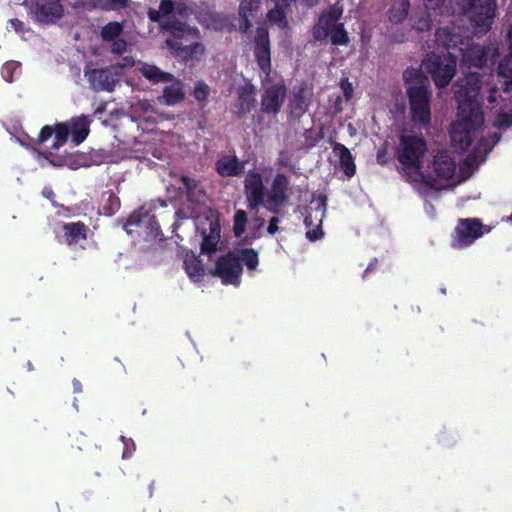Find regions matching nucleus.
Listing matches in <instances>:
<instances>
[{"label":"nucleus","mask_w":512,"mask_h":512,"mask_svg":"<svg viewBox=\"0 0 512 512\" xmlns=\"http://www.w3.org/2000/svg\"><path fill=\"white\" fill-rule=\"evenodd\" d=\"M481 83L480 76L476 72L468 73L458 82V89L455 91L458 101V119L450 129L452 145L457 149H467L483 126L484 116L478 100Z\"/></svg>","instance_id":"nucleus-2"},{"label":"nucleus","mask_w":512,"mask_h":512,"mask_svg":"<svg viewBox=\"0 0 512 512\" xmlns=\"http://www.w3.org/2000/svg\"><path fill=\"white\" fill-rule=\"evenodd\" d=\"M128 456H129L128 451H127V450H126V451H124V453H123V457H124V458H126V457H128Z\"/></svg>","instance_id":"nucleus-52"},{"label":"nucleus","mask_w":512,"mask_h":512,"mask_svg":"<svg viewBox=\"0 0 512 512\" xmlns=\"http://www.w3.org/2000/svg\"><path fill=\"white\" fill-rule=\"evenodd\" d=\"M254 56L261 71L260 78L264 90L261 96V111L276 115L285 102L287 88L283 79L271 71L270 40L266 28L260 27L256 31Z\"/></svg>","instance_id":"nucleus-3"},{"label":"nucleus","mask_w":512,"mask_h":512,"mask_svg":"<svg viewBox=\"0 0 512 512\" xmlns=\"http://www.w3.org/2000/svg\"><path fill=\"white\" fill-rule=\"evenodd\" d=\"M436 43L448 50L447 53L438 55L432 53L423 60L421 67L431 75L438 88L446 87L456 72V57L450 51L458 48L462 54V66L466 68H480L486 61L489 54L498 55L495 47L487 49L472 44L467 38L461 35L460 28H441L436 32Z\"/></svg>","instance_id":"nucleus-1"},{"label":"nucleus","mask_w":512,"mask_h":512,"mask_svg":"<svg viewBox=\"0 0 512 512\" xmlns=\"http://www.w3.org/2000/svg\"><path fill=\"white\" fill-rule=\"evenodd\" d=\"M73 387H74V392H76V393H79L82 390L81 384L78 380H73Z\"/></svg>","instance_id":"nucleus-49"},{"label":"nucleus","mask_w":512,"mask_h":512,"mask_svg":"<svg viewBox=\"0 0 512 512\" xmlns=\"http://www.w3.org/2000/svg\"><path fill=\"white\" fill-rule=\"evenodd\" d=\"M181 182L183 184V187L186 189V193L189 199H192L194 195V190L197 188V184L195 181L187 178V177H181Z\"/></svg>","instance_id":"nucleus-42"},{"label":"nucleus","mask_w":512,"mask_h":512,"mask_svg":"<svg viewBox=\"0 0 512 512\" xmlns=\"http://www.w3.org/2000/svg\"><path fill=\"white\" fill-rule=\"evenodd\" d=\"M264 223V219L258 217L255 218V225L257 229L262 228L264 226Z\"/></svg>","instance_id":"nucleus-50"},{"label":"nucleus","mask_w":512,"mask_h":512,"mask_svg":"<svg viewBox=\"0 0 512 512\" xmlns=\"http://www.w3.org/2000/svg\"><path fill=\"white\" fill-rule=\"evenodd\" d=\"M256 88L251 82H245L238 89V98L235 103L236 113L240 116L252 111L256 102Z\"/></svg>","instance_id":"nucleus-23"},{"label":"nucleus","mask_w":512,"mask_h":512,"mask_svg":"<svg viewBox=\"0 0 512 512\" xmlns=\"http://www.w3.org/2000/svg\"><path fill=\"white\" fill-rule=\"evenodd\" d=\"M494 126L498 128H506L512 125V113L508 111H504L501 107L499 111L496 112V116L494 119Z\"/></svg>","instance_id":"nucleus-39"},{"label":"nucleus","mask_w":512,"mask_h":512,"mask_svg":"<svg viewBox=\"0 0 512 512\" xmlns=\"http://www.w3.org/2000/svg\"><path fill=\"white\" fill-rule=\"evenodd\" d=\"M275 4V8L269 10L267 17L271 23H274L281 29H285L288 25V21L286 19L285 8L289 5L291 1H282V0H273Z\"/></svg>","instance_id":"nucleus-30"},{"label":"nucleus","mask_w":512,"mask_h":512,"mask_svg":"<svg viewBox=\"0 0 512 512\" xmlns=\"http://www.w3.org/2000/svg\"><path fill=\"white\" fill-rule=\"evenodd\" d=\"M216 171L222 177H237L245 169V162L240 161L235 155H224L216 162Z\"/></svg>","instance_id":"nucleus-24"},{"label":"nucleus","mask_w":512,"mask_h":512,"mask_svg":"<svg viewBox=\"0 0 512 512\" xmlns=\"http://www.w3.org/2000/svg\"><path fill=\"white\" fill-rule=\"evenodd\" d=\"M482 224L477 219L460 220L455 228L452 245L455 248H465L483 235Z\"/></svg>","instance_id":"nucleus-16"},{"label":"nucleus","mask_w":512,"mask_h":512,"mask_svg":"<svg viewBox=\"0 0 512 512\" xmlns=\"http://www.w3.org/2000/svg\"><path fill=\"white\" fill-rule=\"evenodd\" d=\"M123 441H124V445L127 446V442L125 441V438L122 437Z\"/></svg>","instance_id":"nucleus-54"},{"label":"nucleus","mask_w":512,"mask_h":512,"mask_svg":"<svg viewBox=\"0 0 512 512\" xmlns=\"http://www.w3.org/2000/svg\"><path fill=\"white\" fill-rule=\"evenodd\" d=\"M290 106L292 111L297 115L302 114L305 110L304 102L302 98L299 96H294V99L291 101Z\"/></svg>","instance_id":"nucleus-44"},{"label":"nucleus","mask_w":512,"mask_h":512,"mask_svg":"<svg viewBox=\"0 0 512 512\" xmlns=\"http://www.w3.org/2000/svg\"><path fill=\"white\" fill-rule=\"evenodd\" d=\"M278 223H279V219L277 217L271 218L268 228H267V230L270 234H274L278 231Z\"/></svg>","instance_id":"nucleus-46"},{"label":"nucleus","mask_w":512,"mask_h":512,"mask_svg":"<svg viewBox=\"0 0 512 512\" xmlns=\"http://www.w3.org/2000/svg\"><path fill=\"white\" fill-rule=\"evenodd\" d=\"M444 0H424V8L420 9L415 15L412 17L413 27L418 31H425L430 28L432 13L429 11H433V13L442 14L441 5Z\"/></svg>","instance_id":"nucleus-21"},{"label":"nucleus","mask_w":512,"mask_h":512,"mask_svg":"<svg viewBox=\"0 0 512 512\" xmlns=\"http://www.w3.org/2000/svg\"><path fill=\"white\" fill-rule=\"evenodd\" d=\"M326 214V200L324 197H317L310 202L304 219L307 228L306 236L314 241L322 237L321 225Z\"/></svg>","instance_id":"nucleus-12"},{"label":"nucleus","mask_w":512,"mask_h":512,"mask_svg":"<svg viewBox=\"0 0 512 512\" xmlns=\"http://www.w3.org/2000/svg\"><path fill=\"white\" fill-rule=\"evenodd\" d=\"M64 242L71 245L86 238V229L82 223H68L63 226Z\"/></svg>","instance_id":"nucleus-31"},{"label":"nucleus","mask_w":512,"mask_h":512,"mask_svg":"<svg viewBox=\"0 0 512 512\" xmlns=\"http://www.w3.org/2000/svg\"><path fill=\"white\" fill-rule=\"evenodd\" d=\"M265 169L256 168L248 171L244 180V192L251 210L257 211L265 201Z\"/></svg>","instance_id":"nucleus-11"},{"label":"nucleus","mask_w":512,"mask_h":512,"mask_svg":"<svg viewBox=\"0 0 512 512\" xmlns=\"http://www.w3.org/2000/svg\"><path fill=\"white\" fill-rule=\"evenodd\" d=\"M247 224V214L244 210L236 211L234 215L233 230L237 237L241 236L245 232Z\"/></svg>","instance_id":"nucleus-38"},{"label":"nucleus","mask_w":512,"mask_h":512,"mask_svg":"<svg viewBox=\"0 0 512 512\" xmlns=\"http://www.w3.org/2000/svg\"><path fill=\"white\" fill-rule=\"evenodd\" d=\"M187 10L183 0H161L159 10L150 9L148 16L152 21H160L161 17L167 16L173 12H177L180 15L185 13Z\"/></svg>","instance_id":"nucleus-25"},{"label":"nucleus","mask_w":512,"mask_h":512,"mask_svg":"<svg viewBox=\"0 0 512 512\" xmlns=\"http://www.w3.org/2000/svg\"><path fill=\"white\" fill-rule=\"evenodd\" d=\"M139 70L145 78L155 83L168 81L171 78L170 74L162 72L154 65L144 63L140 65Z\"/></svg>","instance_id":"nucleus-35"},{"label":"nucleus","mask_w":512,"mask_h":512,"mask_svg":"<svg viewBox=\"0 0 512 512\" xmlns=\"http://www.w3.org/2000/svg\"><path fill=\"white\" fill-rule=\"evenodd\" d=\"M183 98L184 92L180 82H175L172 85L165 87L161 97L163 103L166 105H175L182 101Z\"/></svg>","instance_id":"nucleus-32"},{"label":"nucleus","mask_w":512,"mask_h":512,"mask_svg":"<svg viewBox=\"0 0 512 512\" xmlns=\"http://www.w3.org/2000/svg\"><path fill=\"white\" fill-rule=\"evenodd\" d=\"M209 94V87L204 83H198L194 90V96L197 100H204Z\"/></svg>","instance_id":"nucleus-43"},{"label":"nucleus","mask_w":512,"mask_h":512,"mask_svg":"<svg viewBox=\"0 0 512 512\" xmlns=\"http://www.w3.org/2000/svg\"><path fill=\"white\" fill-rule=\"evenodd\" d=\"M122 35L123 25L117 21L107 23L100 31L102 41L109 45L113 54H123L127 50L128 43Z\"/></svg>","instance_id":"nucleus-19"},{"label":"nucleus","mask_w":512,"mask_h":512,"mask_svg":"<svg viewBox=\"0 0 512 512\" xmlns=\"http://www.w3.org/2000/svg\"><path fill=\"white\" fill-rule=\"evenodd\" d=\"M291 187L286 175L278 173L266 193L264 206L270 211L275 212L277 208L289 200Z\"/></svg>","instance_id":"nucleus-15"},{"label":"nucleus","mask_w":512,"mask_h":512,"mask_svg":"<svg viewBox=\"0 0 512 512\" xmlns=\"http://www.w3.org/2000/svg\"><path fill=\"white\" fill-rule=\"evenodd\" d=\"M161 27L175 37L167 39V47L185 62L200 61L205 54V47L199 42L191 45H183L179 39H194L198 37V30L180 21L166 20L161 22Z\"/></svg>","instance_id":"nucleus-7"},{"label":"nucleus","mask_w":512,"mask_h":512,"mask_svg":"<svg viewBox=\"0 0 512 512\" xmlns=\"http://www.w3.org/2000/svg\"><path fill=\"white\" fill-rule=\"evenodd\" d=\"M238 263L242 262L246 267L253 271L257 268L259 260L258 254L253 249H242L233 253Z\"/></svg>","instance_id":"nucleus-36"},{"label":"nucleus","mask_w":512,"mask_h":512,"mask_svg":"<svg viewBox=\"0 0 512 512\" xmlns=\"http://www.w3.org/2000/svg\"><path fill=\"white\" fill-rule=\"evenodd\" d=\"M342 14L343 7L339 3H335L324 10L313 28L314 38L317 40L328 39L331 31L340 24L337 21L341 18Z\"/></svg>","instance_id":"nucleus-17"},{"label":"nucleus","mask_w":512,"mask_h":512,"mask_svg":"<svg viewBox=\"0 0 512 512\" xmlns=\"http://www.w3.org/2000/svg\"><path fill=\"white\" fill-rule=\"evenodd\" d=\"M91 122L92 120L88 116L80 115L71 118L67 122L57 124L55 128L45 126L39 134V142L43 143L47 141L48 138L55 133L52 149L57 150L63 146L67 142L69 135L71 136L72 142L75 145H79L89 135Z\"/></svg>","instance_id":"nucleus-8"},{"label":"nucleus","mask_w":512,"mask_h":512,"mask_svg":"<svg viewBox=\"0 0 512 512\" xmlns=\"http://www.w3.org/2000/svg\"><path fill=\"white\" fill-rule=\"evenodd\" d=\"M63 14L60 0H37L34 11L35 18L41 23H50L59 19Z\"/></svg>","instance_id":"nucleus-20"},{"label":"nucleus","mask_w":512,"mask_h":512,"mask_svg":"<svg viewBox=\"0 0 512 512\" xmlns=\"http://www.w3.org/2000/svg\"><path fill=\"white\" fill-rule=\"evenodd\" d=\"M509 49L512 53V25L508 33ZM498 77L504 92L512 91V55L506 57L499 65Z\"/></svg>","instance_id":"nucleus-27"},{"label":"nucleus","mask_w":512,"mask_h":512,"mask_svg":"<svg viewBox=\"0 0 512 512\" xmlns=\"http://www.w3.org/2000/svg\"><path fill=\"white\" fill-rule=\"evenodd\" d=\"M329 37L333 45H346L349 42V37L343 24H339L335 29H333Z\"/></svg>","instance_id":"nucleus-37"},{"label":"nucleus","mask_w":512,"mask_h":512,"mask_svg":"<svg viewBox=\"0 0 512 512\" xmlns=\"http://www.w3.org/2000/svg\"><path fill=\"white\" fill-rule=\"evenodd\" d=\"M340 88L346 100H350L353 97V85L347 77L340 80Z\"/></svg>","instance_id":"nucleus-41"},{"label":"nucleus","mask_w":512,"mask_h":512,"mask_svg":"<svg viewBox=\"0 0 512 512\" xmlns=\"http://www.w3.org/2000/svg\"><path fill=\"white\" fill-rule=\"evenodd\" d=\"M43 194L47 198H51L53 196V191L51 189L45 188Z\"/></svg>","instance_id":"nucleus-51"},{"label":"nucleus","mask_w":512,"mask_h":512,"mask_svg":"<svg viewBox=\"0 0 512 512\" xmlns=\"http://www.w3.org/2000/svg\"><path fill=\"white\" fill-rule=\"evenodd\" d=\"M464 180L456 161L448 152L440 151L433 157L431 166L423 168L421 178L416 180L414 186L423 192L426 189L442 190L454 187Z\"/></svg>","instance_id":"nucleus-5"},{"label":"nucleus","mask_w":512,"mask_h":512,"mask_svg":"<svg viewBox=\"0 0 512 512\" xmlns=\"http://www.w3.org/2000/svg\"><path fill=\"white\" fill-rule=\"evenodd\" d=\"M458 5L478 33L484 34L491 28L496 15L495 0H458Z\"/></svg>","instance_id":"nucleus-9"},{"label":"nucleus","mask_w":512,"mask_h":512,"mask_svg":"<svg viewBox=\"0 0 512 512\" xmlns=\"http://www.w3.org/2000/svg\"><path fill=\"white\" fill-rule=\"evenodd\" d=\"M403 78L409 98L411 120L420 128H428L431 122L430 82L422 71L416 68L406 69Z\"/></svg>","instance_id":"nucleus-4"},{"label":"nucleus","mask_w":512,"mask_h":512,"mask_svg":"<svg viewBox=\"0 0 512 512\" xmlns=\"http://www.w3.org/2000/svg\"><path fill=\"white\" fill-rule=\"evenodd\" d=\"M114 69H94L86 75L92 87L95 90L111 92L118 80V75L113 72Z\"/></svg>","instance_id":"nucleus-22"},{"label":"nucleus","mask_w":512,"mask_h":512,"mask_svg":"<svg viewBox=\"0 0 512 512\" xmlns=\"http://www.w3.org/2000/svg\"><path fill=\"white\" fill-rule=\"evenodd\" d=\"M262 6V0H242L239 7V15L242 23L240 24V31L246 33L250 27V18L254 17V14L260 10Z\"/></svg>","instance_id":"nucleus-28"},{"label":"nucleus","mask_w":512,"mask_h":512,"mask_svg":"<svg viewBox=\"0 0 512 512\" xmlns=\"http://www.w3.org/2000/svg\"><path fill=\"white\" fill-rule=\"evenodd\" d=\"M18 69H19V66L17 63L8 62V63L4 64L2 67V70H1L2 77L4 78L5 81L12 82L13 77L16 74V72L18 71Z\"/></svg>","instance_id":"nucleus-40"},{"label":"nucleus","mask_w":512,"mask_h":512,"mask_svg":"<svg viewBox=\"0 0 512 512\" xmlns=\"http://www.w3.org/2000/svg\"><path fill=\"white\" fill-rule=\"evenodd\" d=\"M127 442H131V445L134 447V442L132 440H127Z\"/></svg>","instance_id":"nucleus-53"},{"label":"nucleus","mask_w":512,"mask_h":512,"mask_svg":"<svg viewBox=\"0 0 512 512\" xmlns=\"http://www.w3.org/2000/svg\"><path fill=\"white\" fill-rule=\"evenodd\" d=\"M10 25L18 34L22 36L25 34V32H29V30L25 28L24 24L18 19H11Z\"/></svg>","instance_id":"nucleus-45"},{"label":"nucleus","mask_w":512,"mask_h":512,"mask_svg":"<svg viewBox=\"0 0 512 512\" xmlns=\"http://www.w3.org/2000/svg\"><path fill=\"white\" fill-rule=\"evenodd\" d=\"M135 63L133 57H124L119 64L120 67H130L133 66Z\"/></svg>","instance_id":"nucleus-48"},{"label":"nucleus","mask_w":512,"mask_h":512,"mask_svg":"<svg viewBox=\"0 0 512 512\" xmlns=\"http://www.w3.org/2000/svg\"><path fill=\"white\" fill-rule=\"evenodd\" d=\"M489 91H490V94H489V96H488V100H489V102H490V103H495V102H497V99H498V96H499V95H498V91H497L495 88H493V87H491V88L489 89Z\"/></svg>","instance_id":"nucleus-47"},{"label":"nucleus","mask_w":512,"mask_h":512,"mask_svg":"<svg viewBox=\"0 0 512 512\" xmlns=\"http://www.w3.org/2000/svg\"><path fill=\"white\" fill-rule=\"evenodd\" d=\"M129 116L133 122L143 131L150 130V127L163 119V115L147 100H137L130 105Z\"/></svg>","instance_id":"nucleus-14"},{"label":"nucleus","mask_w":512,"mask_h":512,"mask_svg":"<svg viewBox=\"0 0 512 512\" xmlns=\"http://www.w3.org/2000/svg\"><path fill=\"white\" fill-rule=\"evenodd\" d=\"M333 156L338 159L341 169L347 177H352L356 167L350 151L342 144H336L333 148Z\"/></svg>","instance_id":"nucleus-29"},{"label":"nucleus","mask_w":512,"mask_h":512,"mask_svg":"<svg viewBox=\"0 0 512 512\" xmlns=\"http://www.w3.org/2000/svg\"><path fill=\"white\" fill-rule=\"evenodd\" d=\"M409 3L408 0H395L391 4L388 18L392 23H401L408 12Z\"/></svg>","instance_id":"nucleus-34"},{"label":"nucleus","mask_w":512,"mask_h":512,"mask_svg":"<svg viewBox=\"0 0 512 512\" xmlns=\"http://www.w3.org/2000/svg\"><path fill=\"white\" fill-rule=\"evenodd\" d=\"M128 4L129 0H89L88 2L78 1L74 3L73 7L76 9L83 8L89 11L92 9L116 11L126 7Z\"/></svg>","instance_id":"nucleus-26"},{"label":"nucleus","mask_w":512,"mask_h":512,"mask_svg":"<svg viewBox=\"0 0 512 512\" xmlns=\"http://www.w3.org/2000/svg\"><path fill=\"white\" fill-rule=\"evenodd\" d=\"M242 273V266L233 253L217 261L214 274L221 278L224 284L238 285Z\"/></svg>","instance_id":"nucleus-18"},{"label":"nucleus","mask_w":512,"mask_h":512,"mask_svg":"<svg viewBox=\"0 0 512 512\" xmlns=\"http://www.w3.org/2000/svg\"><path fill=\"white\" fill-rule=\"evenodd\" d=\"M196 229L201 233V251L203 253H212L220 239V225L218 220L211 214L205 217H196Z\"/></svg>","instance_id":"nucleus-13"},{"label":"nucleus","mask_w":512,"mask_h":512,"mask_svg":"<svg viewBox=\"0 0 512 512\" xmlns=\"http://www.w3.org/2000/svg\"><path fill=\"white\" fill-rule=\"evenodd\" d=\"M426 153L427 143L421 135L411 131L400 135L397 159L403 167L404 177L413 185L421 178Z\"/></svg>","instance_id":"nucleus-6"},{"label":"nucleus","mask_w":512,"mask_h":512,"mask_svg":"<svg viewBox=\"0 0 512 512\" xmlns=\"http://www.w3.org/2000/svg\"><path fill=\"white\" fill-rule=\"evenodd\" d=\"M152 206L154 205H144L130 216L125 225V230L128 234H144L150 238H156L160 234V228L155 220V216L150 214Z\"/></svg>","instance_id":"nucleus-10"},{"label":"nucleus","mask_w":512,"mask_h":512,"mask_svg":"<svg viewBox=\"0 0 512 512\" xmlns=\"http://www.w3.org/2000/svg\"><path fill=\"white\" fill-rule=\"evenodd\" d=\"M184 267L187 275L193 281H199L204 274L203 265L194 255H186Z\"/></svg>","instance_id":"nucleus-33"}]
</instances>
